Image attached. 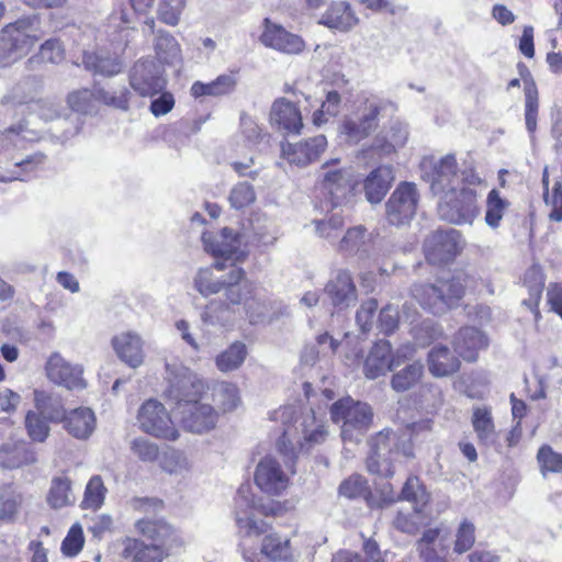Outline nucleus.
I'll use <instances>...</instances> for the list:
<instances>
[{
    "label": "nucleus",
    "instance_id": "obj_29",
    "mask_svg": "<svg viewBox=\"0 0 562 562\" xmlns=\"http://www.w3.org/2000/svg\"><path fill=\"white\" fill-rule=\"evenodd\" d=\"M487 345L486 336L475 327L461 328L453 339L456 352L467 361H475L479 351Z\"/></svg>",
    "mask_w": 562,
    "mask_h": 562
},
{
    "label": "nucleus",
    "instance_id": "obj_43",
    "mask_svg": "<svg viewBox=\"0 0 562 562\" xmlns=\"http://www.w3.org/2000/svg\"><path fill=\"white\" fill-rule=\"evenodd\" d=\"M247 353L246 345L235 341L215 357V366L223 373L235 371L241 367Z\"/></svg>",
    "mask_w": 562,
    "mask_h": 562
},
{
    "label": "nucleus",
    "instance_id": "obj_54",
    "mask_svg": "<svg viewBox=\"0 0 562 562\" xmlns=\"http://www.w3.org/2000/svg\"><path fill=\"white\" fill-rule=\"evenodd\" d=\"M160 468L169 474L182 475L191 469L188 457L178 450L166 451L159 459Z\"/></svg>",
    "mask_w": 562,
    "mask_h": 562
},
{
    "label": "nucleus",
    "instance_id": "obj_57",
    "mask_svg": "<svg viewBox=\"0 0 562 562\" xmlns=\"http://www.w3.org/2000/svg\"><path fill=\"white\" fill-rule=\"evenodd\" d=\"M475 543V526L472 521L463 519L454 533L453 551L462 554L472 549Z\"/></svg>",
    "mask_w": 562,
    "mask_h": 562
},
{
    "label": "nucleus",
    "instance_id": "obj_26",
    "mask_svg": "<svg viewBox=\"0 0 562 562\" xmlns=\"http://www.w3.org/2000/svg\"><path fill=\"white\" fill-rule=\"evenodd\" d=\"M270 122L285 133L300 134L303 128L301 111L293 102L284 98L273 102L270 111Z\"/></svg>",
    "mask_w": 562,
    "mask_h": 562
},
{
    "label": "nucleus",
    "instance_id": "obj_60",
    "mask_svg": "<svg viewBox=\"0 0 562 562\" xmlns=\"http://www.w3.org/2000/svg\"><path fill=\"white\" fill-rule=\"evenodd\" d=\"M186 0H160L157 9L161 22L175 26L179 23Z\"/></svg>",
    "mask_w": 562,
    "mask_h": 562
},
{
    "label": "nucleus",
    "instance_id": "obj_12",
    "mask_svg": "<svg viewBox=\"0 0 562 562\" xmlns=\"http://www.w3.org/2000/svg\"><path fill=\"white\" fill-rule=\"evenodd\" d=\"M464 241L459 231L438 229L429 234L424 241V254L431 265L452 261L463 249Z\"/></svg>",
    "mask_w": 562,
    "mask_h": 562
},
{
    "label": "nucleus",
    "instance_id": "obj_28",
    "mask_svg": "<svg viewBox=\"0 0 562 562\" xmlns=\"http://www.w3.org/2000/svg\"><path fill=\"white\" fill-rule=\"evenodd\" d=\"M143 339L134 331H125L112 339V346L119 358L132 368L139 367L144 361Z\"/></svg>",
    "mask_w": 562,
    "mask_h": 562
},
{
    "label": "nucleus",
    "instance_id": "obj_20",
    "mask_svg": "<svg viewBox=\"0 0 562 562\" xmlns=\"http://www.w3.org/2000/svg\"><path fill=\"white\" fill-rule=\"evenodd\" d=\"M289 475L274 457L263 458L255 472L256 485L266 494L280 495L289 485Z\"/></svg>",
    "mask_w": 562,
    "mask_h": 562
},
{
    "label": "nucleus",
    "instance_id": "obj_58",
    "mask_svg": "<svg viewBox=\"0 0 562 562\" xmlns=\"http://www.w3.org/2000/svg\"><path fill=\"white\" fill-rule=\"evenodd\" d=\"M538 91L533 82L525 86V121L529 133H535L537 128L538 115Z\"/></svg>",
    "mask_w": 562,
    "mask_h": 562
},
{
    "label": "nucleus",
    "instance_id": "obj_56",
    "mask_svg": "<svg viewBox=\"0 0 562 562\" xmlns=\"http://www.w3.org/2000/svg\"><path fill=\"white\" fill-rule=\"evenodd\" d=\"M315 231L322 238L328 239L330 243L336 241L341 228L344 220L340 212H333L330 216L314 221Z\"/></svg>",
    "mask_w": 562,
    "mask_h": 562
},
{
    "label": "nucleus",
    "instance_id": "obj_25",
    "mask_svg": "<svg viewBox=\"0 0 562 562\" xmlns=\"http://www.w3.org/2000/svg\"><path fill=\"white\" fill-rule=\"evenodd\" d=\"M324 291L331 304L340 310L353 305L357 301V289L347 270H338L327 282Z\"/></svg>",
    "mask_w": 562,
    "mask_h": 562
},
{
    "label": "nucleus",
    "instance_id": "obj_7",
    "mask_svg": "<svg viewBox=\"0 0 562 562\" xmlns=\"http://www.w3.org/2000/svg\"><path fill=\"white\" fill-rule=\"evenodd\" d=\"M202 241L204 248L217 260L214 268L222 271L226 266V261H231V270L238 268L236 262H240L246 258V252L241 249L240 236L231 228H223L217 235L203 233Z\"/></svg>",
    "mask_w": 562,
    "mask_h": 562
},
{
    "label": "nucleus",
    "instance_id": "obj_37",
    "mask_svg": "<svg viewBox=\"0 0 562 562\" xmlns=\"http://www.w3.org/2000/svg\"><path fill=\"white\" fill-rule=\"evenodd\" d=\"M391 387L397 393H404L414 389L424 376V366L420 361L406 363L403 368L392 371Z\"/></svg>",
    "mask_w": 562,
    "mask_h": 562
},
{
    "label": "nucleus",
    "instance_id": "obj_55",
    "mask_svg": "<svg viewBox=\"0 0 562 562\" xmlns=\"http://www.w3.org/2000/svg\"><path fill=\"white\" fill-rule=\"evenodd\" d=\"M261 552L272 560H285L290 557V541L276 533L265 537L261 546Z\"/></svg>",
    "mask_w": 562,
    "mask_h": 562
},
{
    "label": "nucleus",
    "instance_id": "obj_41",
    "mask_svg": "<svg viewBox=\"0 0 562 562\" xmlns=\"http://www.w3.org/2000/svg\"><path fill=\"white\" fill-rule=\"evenodd\" d=\"M396 498L407 501L414 504L417 512H420L429 502L430 495L427 493L426 487L417 476L407 477L402 492L398 497L390 491V494L384 496L387 502H394Z\"/></svg>",
    "mask_w": 562,
    "mask_h": 562
},
{
    "label": "nucleus",
    "instance_id": "obj_30",
    "mask_svg": "<svg viewBox=\"0 0 562 562\" xmlns=\"http://www.w3.org/2000/svg\"><path fill=\"white\" fill-rule=\"evenodd\" d=\"M394 179V170L390 165H382L372 170L363 182L367 200L372 204L380 203L387 193Z\"/></svg>",
    "mask_w": 562,
    "mask_h": 562
},
{
    "label": "nucleus",
    "instance_id": "obj_45",
    "mask_svg": "<svg viewBox=\"0 0 562 562\" xmlns=\"http://www.w3.org/2000/svg\"><path fill=\"white\" fill-rule=\"evenodd\" d=\"M229 273L223 280L215 279L211 268L200 269L194 278V288L203 295L209 296L224 291L226 299V286L228 285ZM226 306V300L222 310Z\"/></svg>",
    "mask_w": 562,
    "mask_h": 562
},
{
    "label": "nucleus",
    "instance_id": "obj_8",
    "mask_svg": "<svg viewBox=\"0 0 562 562\" xmlns=\"http://www.w3.org/2000/svg\"><path fill=\"white\" fill-rule=\"evenodd\" d=\"M235 504L236 524L241 533L258 537L268 530V524L262 519H257L256 514L268 516L272 514V508L257 504L249 485H241L238 488Z\"/></svg>",
    "mask_w": 562,
    "mask_h": 562
},
{
    "label": "nucleus",
    "instance_id": "obj_51",
    "mask_svg": "<svg viewBox=\"0 0 562 562\" xmlns=\"http://www.w3.org/2000/svg\"><path fill=\"white\" fill-rule=\"evenodd\" d=\"M136 529L147 538L156 541V544L164 546L172 535V528L162 520L139 519Z\"/></svg>",
    "mask_w": 562,
    "mask_h": 562
},
{
    "label": "nucleus",
    "instance_id": "obj_62",
    "mask_svg": "<svg viewBox=\"0 0 562 562\" xmlns=\"http://www.w3.org/2000/svg\"><path fill=\"white\" fill-rule=\"evenodd\" d=\"M537 461L543 475L548 472H562V454L553 451L550 446H542L538 450Z\"/></svg>",
    "mask_w": 562,
    "mask_h": 562
},
{
    "label": "nucleus",
    "instance_id": "obj_48",
    "mask_svg": "<svg viewBox=\"0 0 562 562\" xmlns=\"http://www.w3.org/2000/svg\"><path fill=\"white\" fill-rule=\"evenodd\" d=\"M34 403L41 415L52 422H61L66 415L61 403L57 397L48 394L45 391H34Z\"/></svg>",
    "mask_w": 562,
    "mask_h": 562
},
{
    "label": "nucleus",
    "instance_id": "obj_16",
    "mask_svg": "<svg viewBox=\"0 0 562 562\" xmlns=\"http://www.w3.org/2000/svg\"><path fill=\"white\" fill-rule=\"evenodd\" d=\"M130 34V29H124L120 32V37L123 43L115 47L113 54L102 49L98 52H83L82 65L86 70L103 77H113L120 74L124 68V61L120 54L123 53L127 46Z\"/></svg>",
    "mask_w": 562,
    "mask_h": 562
},
{
    "label": "nucleus",
    "instance_id": "obj_21",
    "mask_svg": "<svg viewBox=\"0 0 562 562\" xmlns=\"http://www.w3.org/2000/svg\"><path fill=\"white\" fill-rule=\"evenodd\" d=\"M339 159H331L326 161L323 169V184L331 198L334 206H338L351 194L353 190V183L351 173L345 168H333L334 165L338 164Z\"/></svg>",
    "mask_w": 562,
    "mask_h": 562
},
{
    "label": "nucleus",
    "instance_id": "obj_15",
    "mask_svg": "<svg viewBox=\"0 0 562 562\" xmlns=\"http://www.w3.org/2000/svg\"><path fill=\"white\" fill-rule=\"evenodd\" d=\"M396 446V435L393 431H380L370 440V453L367 458V469L370 473L391 477L395 473L391 454L398 453L393 450Z\"/></svg>",
    "mask_w": 562,
    "mask_h": 562
},
{
    "label": "nucleus",
    "instance_id": "obj_64",
    "mask_svg": "<svg viewBox=\"0 0 562 562\" xmlns=\"http://www.w3.org/2000/svg\"><path fill=\"white\" fill-rule=\"evenodd\" d=\"M543 184L546 187V193H544V201L547 204H550L553 206V210L551 211L549 217L550 220L554 222L562 221V181L557 182L553 187L552 195H549L548 192V176L547 172L543 175Z\"/></svg>",
    "mask_w": 562,
    "mask_h": 562
},
{
    "label": "nucleus",
    "instance_id": "obj_22",
    "mask_svg": "<svg viewBox=\"0 0 562 562\" xmlns=\"http://www.w3.org/2000/svg\"><path fill=\"white\" fill-rule=\"evenodd\" d=\"M327 147V139L324 135L305 139L297 143H283L281 155L289 164L305 167L318 159Z\"/></svg>",
    "mask_w": 562,
    "mask_h": 562
},
{
    "label": "nucleus",
    "instance_id": "obj_11",
    "mask_svg": "<svg viewBox=\"0 0 562 562\" xmlns=\"http://www.w3.org/2000/svg\"><path fill=\"white\" fill-rule=\"evenodd\" d=\"M415 349L407 345L392 355V346L386 340H380L371 348L363 367L364 375L368 379H376L385 375L389 371L404 364L405 360L411 358Z\"/></svg>",
    "mask_w": 562,
    "mask_h": 562
},
{
    "label": "nucleus",
    "instance_id": "obj_50",
    "mask_svg": "<svg viewBox=\"0 0 562 562\" xmlns=\"http://www.w3.org/2000/svg\"><path fill=\"white\" fill-rule=\"evenodd\" d=\"M47 502L54 508H61L74 502L71 482L68 477L58 476L52 480Z\"/></svg>",
    "mask_w": 562,
    "mask_h": 562
},
{
    "label": "nucleus",
    "instance_id": "obj_59",
    "mask_svg": "<svg viewBox=\"0 0 562 562\" xmlns=\"http://www.w3.org/2000/svg\"><path fill=\"white\" fill-rule=\"evenodd\" d=\"M25 429L31 440L44 442L49 435V426L41 414L29 412L25 416Z\"/></svg>",
    "mask_w": 562,
    "mask_h": 562
},
{
    "label": "nucleus",
    "instance_id": "obj_35",
    "mask_svg": "<svg viewBox=\"0 0 562 562\" xmlns=\"http://www.w3.org/2000/svg\"><path fill=\"white\" fill-rule=\"evenodd\" d=\"M359 20L347 2H335L322 15L319 23L340 32H347L358 24Z\"/></svg>",
    "mask_w": 562,
    "mask_h": 562
},
{
    "label": "nucleus",
    "instance_id": "obj_18",
    "mask_svg": "<svg viewBox=\"0 0 562 562\" xmlns=\"http://www.w3.org/2000/svg\"><path fill=\"white\" fill-rule=\"evenodd\" d=\"M338 250L349 256H357L360 260L372 259L379 262L380 248L375 246L373 237L362 225L349 228L338 243Z\"/></svg>",
    "mask_w": 562,
    "mask_h": 562
},
{
    "label": "nucleus",
    "instance_id": "obj_61",
    "mask_svg": "<svg viewBox=\"0 0 562 562\" xmlns=\"http://www.w3.org/2000/svg\"><path fill=\"white\" fill-rule=\"evenodd\" d=\"M67 104L76 112L88 114L94 109L93 90L78 89L67 95Z\"/></svg>",
    "mask_w": 562,
    "mask_h": 562
},
{
    "label": "nucleus",
    "instance_id": "obj_44",
    "mask_svg": "<svg viewBox=\"0 0 562 562\" xmlns=\"http://www.w3.org/2000/svg\"><path fill=\"white\" fill-rule=\"evenodd\" d=\"M213 401L223 413L236 409L240 403V392L236 384L231 382H218L213 387Z\"/></svg>",
    "mask_w": 562,
    "mask_h": 562
},
{
    "label": "nucleus",
    "instance_id": "obj_1",
    "mask_svg": "<svg viewBox=\"0 0 562 562\" xmlns=\"http://www.w3.org/2000/svg\"><path fill=\"white\" fill-rule=\"evenodd\" d=\"M274 419L283 424L282 435L277 442L278 450L290 462H293L299 451L308 450L324 442L327 437L323 420L316 418L313 409L296 415L295 407L284 406L274 413Z\"/></svg>",
    "mask_w": 562,
    "mask_h": 562
},
{
    "label": "nucleus",
    "instance_id": "obj_5",
    "mask_svg": "<svg viewBox=\"0 0 562 562\" xmlns=\"http://www.w3.org/2000/svg\"><path fill=\"white\" fill-rule=\"evenodd\" d=\"M476 191L462 187L440 196L438 214L441 220L457 225H471L479 215Z\"/></svg>",
    "mask_w": 562,
    "mask_h": 562
},
{
    "label": "nucleus",
    "instance_id": "obj_10",
    "mask_svg": "<svg viewBox=\"0 0 562 562\" xmlns=\"http://www.w3.org/2000/svg\"><path fill=\"white\" fill-rule=\"evenodd\" d=\"M420 169L423 178L430 183V189L435 195H445L447 192L458 190L460 186L457 160L451 154L437 161L432 158H424L420 162Z\"/></svg>",
    "mask_w": 562,
    "mask_h": 562
},
{
    "label": "nucleus",
    "instance_id": "obj_2",
    "mask_svg": "<svg viewBox=\"0 0 562 562\" xmlns=\"http://www.w3.org/2000/svg\"><path fill=\"white\" fill-rule=\"evenodd\" d=\"M229 311L243 312L250 324L263 323L270 311L269 302L252 282L245 279L241 268L229 270L226 306L223 312Z\"/></svg>",
    "mask_w": 562,
    "mask_h": 562
},
{
    "label": "nucleus",
    "instance_id": "obj_46",
    "mask_svg": "<svg viewBox=\"0 0 562 562\" xmlns=\"http://www.w3.org/2000/svg\"><path fill=\"white\" fill-rule=\"evenodd\" d=\"M468 277L463 272H457L448 279L437 281L440 292L448 303V310L458 303L464 295Z\"/></svg>",
    "mask_w": 562,
    "mask_h": 562
},
{
    "label": "nucleus",
    "instance_id": "obj_14",
    "mask_svg": "<svg viewBox=\"0 0 562 562\" xmlns=\"http://www.w3.org/2000/svg\"><path fill=\"white\" fill-rule=\"evenodd\" d=\"M419 194L413 182H402L389 198L386 207V220L395 226L405 225L415 216Z\"/></svg>",
    "mask_w": 562,
    "mask_h": 562
},
{
    "label": "nucleus",
    "instance_id": "obj_36",
    "mask_svg": "<svg viewBox=\"0 0 562 562\" xmlns=\"http://www.w3.org/2000/svg\"><path fill=\"white\" fill-rule=\"evenodd\" d=\"M237 86V72L223 74L215 80L204 83L195 81L190 89L194 98L222 97L235 90Z\"/></svg>",
    "mask_w": 562,
    "mask_h": 562
},
{
    "label": "nucleus",
    "instance_id": "obj_49",
    "mask_svg": "<svg viewBox=\"0 0 562 562\" xmlns=\"http://www.w3.org/2000/svg\"><path fill=\"white\" fill-rule=\"evenodd\" d=\"M406 311H411V307L407 304L403 305V315H400L397 308L393 305H386L383 307L379 315L378 325L380 329L389 335L392 334L398 326L400 319L408 321L413 323L415 321L416 311L413 310V313H408Z\"/></svg>",
    "mask_w": 562,
    "mask_h": 562
},
{
    "label": "nucleus",
    "instance_id": "obj_19",
    "mask_svg": "<svg viewBox=\"0 0 562 562\" xmlns=\"http://www.w3.org/2000/svg\"><path fill=\"white\" fill-rule=\"evenodd\" d=\"M184 429L194 434H202L213 429L217 423V413L210 404L194 400L177 407Z\"/></svg>",
    "mask_w": 562,
    "mask_h": 562
},
{
    "label": "nucleus",
    "instance_id": "obj_27",
    "mask_svg": "<svg viewBox=\"0 0 562 562\" xmlns=\"http://www.w3.org/2000/svg\"><path fill=\"white\" fill-rule=\"evenodd\" d=\"M36 462L35 450L22 440L0 445V468L3 470L20 469Z\"/></svg>",
    "mask_w": 562,
    "mask_h": 562
},
{
    "label": "nucleus",
    "instance_id": "obj_9",
    "mask_svg": "<svg viewBox=\"0 0 562 562\" xmlns=\"http://www.w3.org/2000/svg\"><path fill=\"white\" fill-rule=\"evenodd\" d=\"M0 37L16 60L26 56L41 40L36 15L19 19L0 31Z\"/></svg>",
    "mask_w": 562,
    "mask_h": 562
},
{
    "label": "nucleus",
    "instance_id": "obj_4",
    "mask_svg": "<svg viewBox=\"0 0 562 562\" xmlns=\"http://www.w3.org/2000/svg\"><path fill=\"white\" fill-rule=\"evenodd\" d=\"M330 415L334 423H341V438L345 441H360L373 422L372 407L351 397L335 402Z\"/></svg>",
    "mask_w": 562,
    "mask_h": 562
},
{
    "label": "nucleus",
    "instance_id": "obj_40",
    "mask_svg": "<svg viewBox=\"0 0 562 562\" xmlns=\"http://www.w3.org/2000/svg\"><path fill=\"white\" fill-rule=\"evenodd\" d=\"M459 367V359L447 347L436 346L428 353V369L435 376L452 374Z\"/></svg>",
    "mask_w": 562,
    "mask_h": 562
},
{
    "label": "nucleus",
    "instance_id": "obj_13",
    "mask_svg": "<svg viewBox=\"0 0 562 562\" xmlns=\"http://www.w3.org/2000/svg\"><path fill=\"white\" fill-rule=\"evenodd\" d=\"M137 420L143 431L157 438L176 440L179 437L168 411L157 400H148L139 407Z\"/></svg>",
    "mask_w": 562,
    "mask_h": 562
},
{
    "label": "nucleus",
    "instance_id": "obj_38",
    "mask_svg": "<svg viewBox=\"0 0 562 562\" xmlns=\"http://www.w3.org/2000/svg\"><path fill=\"white\" fill-rule=\"evenodd\" d=\"M123 546L122 557L131 562L162 561V551L159 544H146L140 540L126 538Z\"/></svg>",
    "mask_w": 562,
    "mask_h": 562
},
{
    "label": "nucleus",
    "instance_id": "obj_47",
    "mask_svg": "<svg viewBox=\"0 0 562 562\" xmlns=\"http://www.w3.org/2000/svg\"><path fill=\"white\" fill-rule=\"evenodd\" d=\"M154 48L157 58L165 64H175L181 58V49L176 38L167 32L159 31Z\"/></svg>",
    "mask_w": 562,
    "mask_h": 562
},
{
    "label": "nucleus",
    "instance_id": "obj_42",
    "mask_svg": "<svg viewBox=\"0 0 562 562\" xmlns=\"http://www.w3.org/2000/svg\"><path fill=\"white\" fill-rule=\"evenodd\" d=\"M414 299L432 314H442L448 311L438 283L435 284H417L413 289Z\"/></svg>",
    "mask_w": 562,
    "mask_h": 562
},
{
    "label": "nucleus",
    "instance_id": "obj_63",
    "mask_svg": "<svg viewBox=\"0 0 562 562\" xmlns=\"http://www.w3.org/2000/svg\"><path fill=\"white\" fill-rule=\"evenodd\" d=\"M256 200V194L252 187L247 182L236 184L229 194V202L234 209H243Z\"/></svg>",
    "mask_w": 562,
    "mask_h": 562
},
{
    "label": "nucleus",
    "instance_id": "obj_17",
    "mask_svg": "<svg viewBox=\"0 0 562 562\" xmlns=\"http://www.w3.org/2000/svg\"><path fill=\"white\" fill-rule=\"evenodd\" d=\"M130 86L140 97L153 98L166 88V79L155 61L137 60L130 70Z\"/></svg>",
    "mask_w": 562,
    "mask_h": 562
},
{
    "label": "nucleus",
    "instance_id": "obj_6",
    "mask_svg": "<svg viewBox=\"0 0 562 562\" xmlns=\"http://www.w3.org/2000/svg\"><path fill=\"white\" fill-rule=\"evenodd\" d=\"M168 395L176 401L177 407L181 404L199 400L205 392L206 385L196 373L177 361L166 363Z\"/></svg>",
    "mask_w": 562,
    "mask_h": 562
},
{
    "label": "nucleus",
    "instance_id": "obj_24",
    "mask_svg": "<svg viewBox=\"0 0 562 562\" xmlns=\"http://www.w3.org/2000/svg\"><path fill=\"white\" fill-rule=\"evenodd\" d=\"M262 44L285 54H300L305 48L304 41L282 26L265 20V31L260 37Z\"/></svg>",
    "mask_w": 562,
    "mask_h": 562
},
{
    "label": "nucleus",
    "instance_id": "obj_39",
    "mask_svg": "<svg viewBox=\"0 0 562 562\" xmlns=\"http://www.w3.org/2000/svg\"><path fill=\"white\" fill-rule=\"evenodd\" d=\"M471 423L476 434L477 440L490 446L496 441L495 424L492 416V409L487 406H476L473 408Z\"/></svg>",
    "mask_w": 562,
    "mask_h": 562
},
{
    "label": "nucleus",
    "instance_id": "obj_33",
    "mask_svg": "<svg viewBox=\"0 0 562 562\" xmlns=\"http://www.w3.org/2000/svg\"><path fill=\"white\" fill-rule=\"evenodd\" d=\"M43 82L38 77L29 76L16 82L3 97L2 102L5 104H27L29 109L33 108L36 102L35 97L42 90Z\"/></svg>",
    "mask_w": 562,
    "mask_h": 562
},
{
    "label": "nucleus",
    "instance_id": "obj_23",
    "mask_svg": "<svg viewBox=\"0 0 562 562\" xmlns=\"http://www.w3.org/2000/svg\"><path fill=\"white\" fill-rule=\"evenodd\" d=\"M83 369L79 364H72L66 361L60 355L54 353L46 363L47 378L68 390H78L86 387V381L82 378Z\"/></svg>",
    "mask_w": 562,
    "mask_h": 562
},
{
    "label": "nucleus",
    "instance_id": "obj_31",
    "mask_svg": "<svg viewBox=\"0 0 562 562\" xmlns=\"http://www.w3.org/2000/svg\"><path fill=\"white\" fill-rule=\"evenodd\" d=\"M419 559L423 562H446V537L439 528L426 529L416 543Z\"/></svg>",
    "mask_w": 562,
    "mask_h": 562
},
{
    "label": "nucleus",
    "instance_id": "obj_52",
    "mask_svg": "<svg viewBox=\"0 0 562 562\" xmlns=\"http://www.w3.org/2000/svg\"><path fill=\"white\" fill-rule=\"evenodd\" d=\"M105 494L106 487L103 480L100 475H93L86 486L82 507L93 510L99 509L104 503Z\"/></svg>",
    "mask_w": 562,
    "mask_h": 562
},
{
    "label": "nucleus",
    "instance_id": "obj_32",
    "mask_svg": "<svg viewBox=\"0 0 562 562\" xmlns=\"http://www.w3.org/2000/svg\"><path fill=\"white\" fill-rule=\"evenodd\" d=\"M64 428L76 439H88L95 429V416L89 407H78L66 413Z\"/></svg>",
    "mask_w": 562,
    "mask_h": 562
},
{
    "label": "nucleus",
    "instance_id": "obj_3",
    "mask_svg": "<svg viewBox=\"0 0 562 562\" xmlns=\"http://www.w3.org/2000/svg\"><path fill=\"white\" fill-rule=\"evenodd\" d=\"M395 111L396 105L392 101L373 94L366 95L361 98L355 111L344 117L340 133L347 140L357 144L378 128L381 116Z\"/></svg>",
    "mask_w": 562,
    "mask_h": 562
},
{
    "label": "nucleus",
    "instance_id": "obj_53",
    "mask_svg": "<svg viewBox=\"0 0 562 562\" xmlns=\"http://www.w3.org/2000/svg\"><path fill=\"white\" fill-rule=\"evenodd\" d=\"M509 206V202L503 198H501L499 192L497 190H492L486 200V213H485V222L492 227H498L501 220L507 207Z\"/></svg>",
    "mask_w": 562,
    "mask_h": 562
},
{
    "label": "nucleus",
    "instance_id": "obj_34",
    "mask_svg": "<svg viewBox=\"0 0 562 562\" xmlns=\"http://www.w3.org/2000/svg\"><path fill=\"white\" fill-rule=\"evenodd\" d=\"M23 495L13 483H0V526L16 522Z\"/></svg>",
    "mask_w": 562,
    "mask_h": 562
}]
</instances>
